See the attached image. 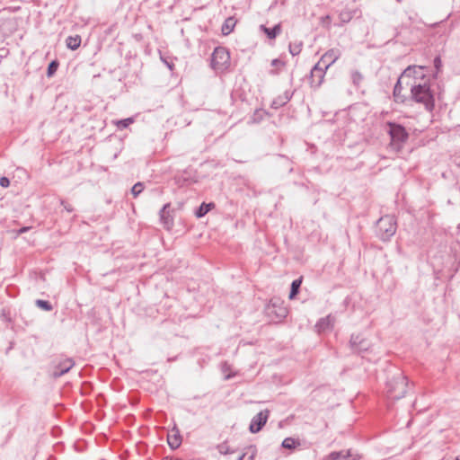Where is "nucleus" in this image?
I'll return each mask as SVG.
<instances>
[{"instance_id":"f257e3e1","label":"nucleus","mask_w":460,"mask_h":460,"mask_svg":"<svg viewBox=\"0 0 460 460\" xmlns=\"http://www.w3.org/2000/svg\"><path fill=\"white\" fill-rule=\"evenodd\" d=\"M406 84L411 88V99L418 103H422L428 111H432L435 107V100L429 84L418 82H406Z\"/></svg>"},{"instance_id":"f03ea898","label":"nucleus","mask_w":460,"mask_h":460,"mask_svg":"<svg viewBox=\"0 0 460 460\" xmlns=\"http://www.w3.org/2000/svg\"><path fill=\"white\" fill-rule=\"evenodd\" d=\"M387 396L389 399L396 401L402 397L407 393L408 380L407 377L400 371L391 376L386 383Z\"/></svg>"},{"instance_id":"7ed1b4c3","label":"nucleus","mask_w":460,"mask_h":460,"mask_svg":"<svg viewBox=\"0 0 460 460\" xmlns=\"http://www.w3.org/2000/svg\"><path fill=\"white\" fill-rule=\"evenodd\" d=\"M387 126L389 127L388 134L391 137V146L394 150L399 151L402 144L407 141L409 134L405 128L400 124L388 122Z\"/></svg>"},{"instance_id":"20e7f679","label":"nucleus","mask_w":460,"mask_h":460,"mask_svg":"<svg viewBox=\"0 0 460 460\" xmlns=\"http://www.w3.org/2000/svg\"><path fill=\"white\" fill-rule=\"evenodd\" d=\"M376 235L383 241L389 240L396 232V221L392 216L382 217L376 223Z\"/></svg>"},{"instance_id":"39448f33","label":"nucleus","mask_w":460,"mask_h":460,"mask_svg":"<svg viewBox=\"0 0 460 460\" xmlns=\"http://www.w3.org/2000/svg\"><path fill=\"white\" fill-rule=\"evenodd\" d=\"M230 62V54L225 47L215 48L211 56V67L217 71L225 70Z\"/></svg>"},{"instance_id":"423d86ee","label":"nucleus","mask_w":460,"mask_h":460,"mask_svg":"<svg viewBox=\"0 0 460 460\" xmlns=\"http://www.w3.org/2000/svg\"><path fill=\"white\" fill-rule=\"evenodd\" d=\"M349 346L353 352L362 353L370 348V342L360 334H352L349 340Z\"/></svg>"},{"instance_id":"0eeeda50","label":"nucleus","mask_w":460,"mask_h":460,"mask_svg":"<svg viewBox=\"0 0 460 460\" xmlns=\"http://www.w3.org/2000/svg\"><path fill=\"white\" fill-rule=\"evenodd\" d=\"M270 411L268 410L261 411L257 413L251 420L249 430L251 433L259 432L266 424Z\"/></svg>"},{"instance_id":"6e6552de","label":"nucleus","mask_w":460,"mask_h":460,"mask_svg":"<svg viewBox=\"0 0 460 460\" xmlns=\"http://www.w3.org/2000/svg\"><path fill=\"white\" fill-rule=\"evenodd\" d=\"M266 313L269 315L274 314L278 321L284 319L288 314V309L279 301L271 300L266 306Z\"/></svg>"},{"instance_id":"1a4fd4ad","label":"nucleus","mask_w":460,"mask_h":460,"mask_svg":"<svg viewBox=\"0 0 460 460\" xmlns=\"http://www.w3.org/2000/svg\"><path fill=\"white\" fill-rule=\"evenodd\" d=\"M423 77V66H409L401 75V79H407V82H417Z\"/></svg>"},{"instance_id":"9d476101","label":"nucleus","mask_w":460,"mask_h":460,"mask_svg":"<svg viewBox=\"0 0 460 460\" xmlns=\"http://www.w3.org/2000/svg\"><path fill=\"white\" fill-rule=\"evenodd\" d=\"M75 365V361L71 358H66L61 360L56 367L53 371V377L58 378L61 376L66 374Z\"/></svg>"},{"instance_id":"9b49d317","label":"nucleus","mask_w":460,"mask_h":460,"mask_svg":"<svg viewBox=\"0 0 460 460\" xmlns=\"http://www.w3.org/2000/svg\"><path fill=\"white\" fill-rule=\"evenodd\" d=\"M327 68H323L320 63H316L311 69V84L314 86H320L323 81L325 71Z\"/></svg>"},{"instance_id":"f8f14e48","label":"nucleus","mask_w":460,"mask_h":460,"mask_svg":"<svg viewBox=\"0 0 460 460\" xmlns=\"http://www.w3.org/2000/svg\"><path fill=\"white\" fill-rule=\"evenodd\" d=\"M170 203H166L159 212L160 220L166 229H171L173 226V218L170 211Z\"/></svg>"},{"instance_id":"ddd939ff","label":"nucleus","mask_w":460,"mask_h":460,"mask_svg":"<svg viewBox=\"0 0 460 460\" xmlns=\"http://www.w3.org/2000/svg\"><path fill=\"white\" fill-rule=\"evenodd\" d=\"M339 58V51L337 49H329L325 52L318 63H320L323 68H329Z\"/></svg>"},{"instance_id":"4468645a","label":"nucleus","mask_w":460,"mask_h":460,"mask_svg":"<svg viewBox=\"0 0 460 460\" xmlns=\"http://www.w3.org/2000/svg\"><path fill=\"white\" fill-rule=\"evenodd\" d=\"M167 442L169 447L174 450L177 449L181 444V436L179 429L174 427L168 434Z\"/></svg>"},{"instance_id":"2eb2a0df","label":"nucleus","mask_w":460,"mask_h":460,"mask_svg":"<svg viewBox=\"0 0 460 460\" xmlns=\"http://www.w3.org/2000/svg\"><path fill=\"white\" fill-rule=\"evenodd\" d=\"M261 31H262L269 39L273 40L281 32V24L278 23L272 28H268L265 25H261Z\"/></svg>"},{"instance_id":"dca6fc26","label":"nucleus","mask_w":460,"mask_h":460,"mask_svg":"<svg viewBox=\"0 0 460 460\" xmlns=\"http://www.w3.org/2000/svg\"><path fill=\"white\" fill-rule=\"evenodd\" d=\"M403 80L404 79H401V76H400L397 83L395 84V85L394 87V101L396 102H404L406 100L405 96L402 94V83Z\"/></svg>"},{"instance_id":"f3484780","label":"nucleus","mask_w":460,"mask_h":460,"mask_svg":"<svg viewBox=\"0 0 460 460\" xmlns=\"http://www.w3.org/2000/svg\"><path fill=\"white\" fill-rule=\"evenodd\" d=\"M332 319L330 315L324 317V318H321L317 323H316V328L318 329V332H324L328 329H330L331 327H332Z\"/></svg>"},{"instance_id":"a211bd4d","label":"nucleus","mask_w":460,"mask_h":460,"mask_svg":"<svg viewBox=\"0 0 460 460\" xmlns=\"http://www.w3.org/2000/svg\"><path fill=\"white\" fill-rule=\"evenodd\" d=\"M235 23H236V21L234 17H228L222 25V28H221L222 33L224 35L230 34L233 31V30L235 26Z\"/></svg>"},{"instance_id":"6ab92c4d","label":"nucleus","mask_w":460,"mask_h":460,"mask_svg":"<svg viewBox=\"0 0 460 460\" xmlns=\"http://www.w3.org/2000/svg\"><path fill=\"white\" fill-rule=\"evenodd\" d=\"M66 47L71 50H75L80 47L81 37L79 35L69 36L66 40Z\"/></svg>"},{"instance_id":"aec40b11","label":"nucleus","mask_w":460,"mask_h":460,"mask_svg":"<svg viewBox=\"0 0 460 460\" xmlns=\"http://www.w3.org/2000/svg\"><path fill=\"white\" fill-rule=\"evenodd\" d=\"M215 207L214 203H205L203 202L199 208L196 210L195 215L197 217L200 218L204 217L208 211H210Z\"/></svg>"},{"instance_id":"412c9836","label":"nucleus","mask_w":460,"mask_h":460,"mask_svg":"<svg viewBox=\"0 0 460 460\" xmlns=\"http://www.w3.org/2000/svg\"><path fill=\"white\" fill-rule=\"evenodd\" d=\"M302 284V277L292 281L289 293V299H294L298 294Z\"/></svg>"},{"instance_id":"4be33fe9","label":"nucleus","mask_w":460,"mask_h":460,"mask_svg":"<svg viewBox=\"0 0 460 460\" xmlns=\"http://www.w3.org/2000/svg\"><path fill=\"white\" fill-rule=\"evenodd\" d=\"M281 446L284 447V448H287V449H294L296 448L297 446H300V442L298 440H296L295 438H286L283 441H282V444Z\"/></svg>"},{"instance_id":"5701e85b","label":"nucleus","mask_w":460,"mask_h":460,"mask_svg":"<svg viewBox=\"0 0 460 460\" xmlns=\"http://www.w3.org/2000/svg\"><path fill=\"white\" fill-rule=\"evenodd\" d=\"M350 450H348L346 452H332L329 457L331 460H340L341 458L348 459L349 457H350Z\"/></svg>"},{"instance_id":"b1692460","label":"nucleus","mask_w":460,"mask_h":460,"mask_svg":"<svg viewBox=\"0 0 460 460\" xmlns=\"http://www.w3.org/2000/svg\"><path fill=\"white\" fill-rule=\"evenodd\" d=\"M302 46H303L302 41H295L293 43H290L289 47H288L290 54L292 56L298 55L302 50Z\"/></svg>"},{"instance_id":"393cba45","label":"nucleus","mask_w":460,"mask_h":460,"mask_svg":"<svg viewBox=\"0 0 460 460\" xmlns=\"http://www.w3.org/2000/svg\"><path fill=\"white\" fill-rule=\"evenodd\" d=\"M59 66V62L58 60H52L47 68V76L51 77L55 75Z\"/></svg>"},{"instance_id":"a878e982","label":"nucleus","mask_w":460,"mask_h":460,"mask_svg":"<svg viewBox=\"0 0 460 460\" xmlns=\"http://www.w3.org/2000/svg\"><path fill=\"white\" fill-rule=\"evenodd\" d=\"M363 75L358 71H353L351 73L352 83L355 86L358 87L360 83L363 81Z\"/></svg>"},{"instance_id":"bb28decb","label":"nucleus","mask_w":460,"mask_h":460,"mask_svg":"<svg viewBox=\"0 0 460 460\" xmlns=\"http://www.w3.org/2000/svg\"><path fill=\"white\" fill-rule=\"evenodd\" d=\"M352 17L353 14L350 11H342L339 14V19L342 24L349 22L352 19Z\"/></svg>"},{"instance_id":"cd10ccee","label":"nucleus","mask_w":460,"mask_h":460,"mask_svg":"<svg viewBox=\"0 0 460 460\" xmlns=\"http://www.w3.org/2000/svg\"><path fill=\"white\" fill-rule=\"evenodd\" d=\"M36 305L45 311H51L52 310V305L51 304L47 301V300H41V299H38L36 300Z\"/></svg>"},{"instance_id":"c85d7f7f","label":"nucleus","mask_w":460,"mask_h":460,"mask_svg":"<svg viewBox=\"0 0 460 460\" xmlns=\"http://www.w3.org/2000/svg\"><path fill=\"white\" fill-rule=\"evenodd\" d=\"M133 122H134V119L132 118H127V119H120V120L117 121L116 124L119 129H124V128H128Z\"/></svg>"},{"instance_id":"c756f323","label":"nucleus","mask_w":460,"mask_h":460,"mask_svg":"<svg viewBox=\"0 0 460 460\" xmlns=\"http://www.w3.org/2000/svg\"><path fill=\"white\" fill-rule=\"evenodd\" d=\"M218 452L222 455L233 454L234 450L231 449L226 443H222L217 446Z\"/></svg>"},{"instance_id":"7c9ffc66","label":"nucleus","mask_w":460,"mask_h":460,"mask_svg":"<svg viewBox=\"0 0 460 460\" xmlns=\"http://www.w3.org/2000/svg\"><path fill=\"white\" fill-rule=\"evenodd\" d=\"M144 190V184L142 182H137L131 188L132 195L137 198Z\"/></svg>"},{"instance_id":"2f4dec72","label":"nucleus","mask_w":460,"mask_h":460,"mask_svg":"<svg viewBox=\"0 0 460 460\" xmlns=\"http://www.w3.org/2000/svg\"><path fill=\"white\" fill-rule=\"evenodd\" d=\"M434 66L437 70V72H439L441 66H442V61H441V58L439 57H436L434 58Z\"/></svg>"},{"instance_id":"473e14b6","label":"nucleus","mask_w":460,"mask_h":460,"mask_svg":"<svg viewBox=\"0 0 460 460\" xmlns=\"http://www.w3.org/2000/svg\"><path fill=\"white\" fill-rule=\"evenodd\" d=\"M0 185L3 188H7L10 185V180L7 177H1L0 178Z\"/></svg>"},{"instance_id":"72a5a7b5","label":"nucleus","mask_w":460,"mask_h":460,"mask_svg":"<svg viewBox=\"0 0 460 460\" xmlns=\"http://www.w3.org/2000/svg\"><path fill=\"white\" fill-rule=\"evenodd\" d=\"M60 203L67 212H72L74 210V208L64 199H61Z\"/></svg>"},{"instance_id":"f704fd0d","label":"nucleus","mask_w":460,"mask_h":460,"mask_svg":"<svg viewBox=\"0 0 460 460\" xmlns=\"http://www.w3.org/2000/svg\"><path fill=\"white\" fill-rule=\"evenodd\" d=\"M271 66H284V62L281 61L280 59L279 58H275L271 61Z\"/></svg>"},{"instance_id":"c9c22d12","label":"nucleus","mask_w":460,"mask_h":460,"mask_svg":"<svg viewBox=\"0 0 460 460\" xmlns=\"http://www.w3.org/2000/svg\"><path fill=\"white\" fill-rule=\"evenodd\" d=\"M288 100H289V98L288 96H286L285 100L281 101V102H278L276 100V101L273 102V106L277 108L279 105H283L284 103H286Z\"/></svg>"},{"instance_id":"e433bc0d","label":"nucleus","mask_w":460,"mask_h":460,"mask_svg":"<svg viewBox=\"0 0 460 460\" xmlns=\"http://www.w3.org/2000/svg\"><path fill=\"white\" fill-rule=\"evenodd\" d=\"M28 230H29V227H27V226L22 227L18 230V234H23V233L27 232Z\"/></svg>"},{"instance_id":"4c0bfd02","label":"nucleus","mask_w":460,"mask_h":460,"mask_svg":"<svg viewBox=\"0 0 460 460\" xmlns=\"http://www.w3.org/2000/svg\"><path fill=\"white\" fill-rule=\"evenodd\" d=\"M254 459V452L249 456L248 457L245 456V459L244 460H253Z\"/></svg>"},{"instance_id":"58836bf2","label":"nucleus","mask_w":460,"mask_h":460,"mask_svg":"<svg viewBox=\"0 0 460 460\" xmlns=\"http://www.w3.org/2000/svg\"><path fill=\"white\" fill-rule=\"evenodd\" d=\"M245 456H246V454H242L241 456H238L237 460H244Z\"/></svg>"},{"instance_id":"ea45409f","label":"nucleus","mask_w":460,"mask_h":460,"mask_svg":"<svg viewBox=\"0 0 460 460\" xmlns=\"http://www.w3.org/2000/svg\"><path fill=\"white\" fill-rule=\"evenodd\" d=\"M162 460H181V459H180V458H174L173 459V458H170V457H164Z\"/></svg>"}]
</instances>
